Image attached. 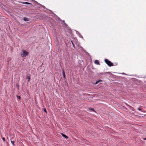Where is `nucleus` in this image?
Wrapping results in <instances>:
<instances>
[{"label": "nucleus", "mask_w": 146, "mask_h": 146, "mask_svg": "<svg viewBox=\"0 0 146 146\" xmlns=\"http://www.w3.org/2000/svg\"><path fill=\"white\" fill-rule=\"evenodd\" d=\"M21 56L22 57H25L29 54V52L25 50H23L22 52L21 53Z\"/></svg>", "instance_id": "obj_1"}, {"label": "nucleus", "mask_w": 146, "mask_h": 146, "mask_svg": "<svg viewBox=\"0 0 146 146\" xmlns=\"http://www.w3.org/2000/svg\"><path fill=\"white\" fill-rule=\"evenodd\" d=\"M105 63L109 66H111L113 65V63L107 59L105 60Z\"/></svg>", "instance_id": "obj_2"}, {"label": "nucleus", "mask_w": 146, "mask_h": 146, "mask_svg": "<svg viewBox=\"0 0 146 146\" xmlns=\"http://www.w3.org/2000/svg\"><path fill=\"white\" fill-rule=\"evenodd\" d=\"M94 63L96 64H97V65H100V63L99 61L97 60H95V61H94Z\"/></svg>", "instance_id": "obj_3"}, {"label": "nucleus", "mask_w": 146, "mask_h": 146, "mask_svg": "<svg viewBox=\"0 0 146 146\" xmlns=\"http://www.w3.org/2000/svg\"><path fill=\"white\" fill-rule=\"evenodd\" d=\"M61 134V135H62V136L63 137H65L66 139H67L68 138V137L66 135H65L63 133H62Z\"/></svg>", "instance_id": "obj_4"}, {"label": "nucleus", "mask_w": 146, "mask_h": 146, "mask_svg": "<svg viewBox=\"0 0 146 146\" xmlns=\"http://www.w3.org/2000/svg\"><path fill=\"white\" fill-rule=\"evenodd\" d=\"M22 3L25 4L27 5H31L32 4L31 3L27 2H22L21 3Z\"/></svg>", "instance_id": "obj_5"}, {"label": "nucleus", "mask_w": 146, "mask_h": 146, "mask_svg": "<svg viewBox=\"0 0 146 146\" xmlns=\"http://www.w3.org/2000/svg\"><path fill=\"white\" fill-rule=\"evenodd\" d=\"M23 20L25 21H27L29 20V19L26 17H24L23 18Z\"/></svg>", "instance_id": "obj_6"}, {"label": "nucleus", "mask_w": 146, "mask_h": 146, "mask_svg": "<svg viewBox=\"0 0 146 146\" xmlns=\"http://www.w3.org/2000/svg\"><path fill=\"white\" fill-rule=\"evenodd\" d=\"M102 82V80H99L97 81H96V82L95 83V84H97L98 83L100 82Z\"/></svg>", "instance_id": "obj_7"}, {"label": "nucleus", "mask_w": 146, "mask_h": 146, "mask_svg": "<svg viewBox=\"0 0 146 146\" xmlns=\"http://www.w3.org/2000/svg\"><path fill=\"white\" fill-rule=\"evenodd\" d=\"M27 78L28 79V82H29L30 80V76H29L27 75Z\"/></svg>", "instance_id": "obj_8"}, {"label": "nucleus", "mask_w": 146, "mask_h": 146, "mask_svg": "<svg viewBox=\"0 0 146 146\" xmlns=\"http://www.w3.org/2000/svg\"><path fill=\"white\" fill-rule=\"evenodd\" d=\"M63 75L64 78H65V75L64 69L63 70Z\"/></svg>", "instance_id": "obj_9"}, {"label": "nucleus", "mask_w": 146, "mask_h": 146, "mask_svg": "<svg viewBox=\"0 0 146 146\" xmlns=\"http://www.w3.org/2000/svg\"><path fill=\"white\" fill-rule=\"evenodd\" d=\"M89 109L90 110H92L93 111H94V112H95V110H94V108H89Z\"/></svg>", "instance_id": "obj_10"}, {"label": "nucleus", "mask_w": 146, "mask_h": 146, "mask_svg": "<svg viewBox=\"0 0 146 146\" xmlns=\"http://www.w3.org/2000/svg\"><path fill=\"white\" fill-rule=\"evenodd\" d=\"M11 142L12 143V144L14 145V146L15 145V144H14V143H15V141H11Z\"/></svg>", "instance_id": "obj_11"}, {"label": "nucleus", "mask_w": 146, "mask_h": 146, "mask_svg": "<svg viewBox=\"0 0 146 146\" xmlns=\"http://www.w3.org/2000/svg\"><path fill=\"white\" fill-rule=\"evenodd\" d=\"M71 42L72 43V44L74 47L75 48L74 44L73 42L72 41H71Z\"/></svg>", "instance_id": "obj_12"}, {"label": "nucleus", "mask_w": 146, "mask_h": 146, "mask_svg": "<svg viewBox=\"0 0 146 146\" xmlns=\"http://www.w3.org/2000/svg\"><path fill=\"white\" fill-rule=\"evenodd\" d=\"M2 139L5 142V138L4 137H3L2 138Z\"/></svg>", "instance_id": "obj_13"}, {"label": "nucleus", "mask_w": 146, "mask_h": 146, "mask_svg": "<svg viewBox=\"0 0 146 146\" xmlns=\"http://www.w3.org/2000/svg\"><path fill=\"white\" fill-rule=\"evenodd\" d=\"M17 98L19 99H21V97L20 96H17Z\"/></svg>", "instance_id": "obj_14"}, {"label": "nucleus", "mask_w": 146, "mask_h": 146, "mask_svg": "<svg viewBox=\"0 0 146 146\" xmlns=\"http://www.w3.org/2000/svg\"><path fill=\"white\" fill-rule=\"evenodd\" d=\"M44 111L46 113H47V111L46 110L45 108H44Z\"/></svg>", "instance_id": "obj_15"}, {"label": "nucleus", "mask_w": 146, "mask_h": 146, "mask_svg": "<svg viewBox=\"0 0 146 146\" xmlns=\"http://www.w3.org/2000/svg\"><path fill=\"white\" fill-rule=\"evenodd\" d=\"M137 110L140 111H141V109L139 108H137Z\"/></svg>", "instance_id": "obj_16"}, {"label": "nucleus", "mask_w": 146, "mask_h": 146, "mask_svg": "<svg viewBox=\"0 0 146 146\" xmlns=\"http://www.w3.org/2000/svg\"><path fill=\"white\" fill-rule=\"evenodd\" d=\"M144 140H146V138H144L143 139Z\"/></svg>", "instance_id": "obj_17"}, {"label": "nucleus", "mask_w": 146, "mask_h": 146, "mask_svg": "<svg viewBox=\"0 0 146 146\" xmlns=\"http://www.w3.org/2000/svg\"><path fill=\"white\" fill-rule=\"evenodd\" d=\"M63 22H64V21H63Z\"/></svg>", "instance_id": "obj_18"}]
</instances>
